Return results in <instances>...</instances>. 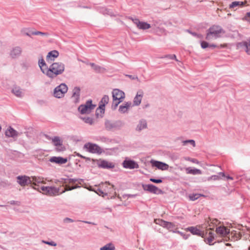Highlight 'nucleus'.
Here are the masks:
<instances>
[{"label":"nucleus","instance_id":"nucleus-8","mask_svg":"<svg viewBox=\"0 0 250 250\" xmlns=\"http://www.w3.org/2000/svg\"><path fill=\"white\" fill-rule=\"evenodd\" d=\"M129 19L131 20L132 22L136 25L137 28L139 29L146 30L151 27V26L149 24L146 22L141 21L138 19L130 17L129 18Z\"/></svg>","mask_w":250,"mask_h":250},{"label":"nucleus","instance_id":"nucleus-44","mask_svg":"<svg viewBox=\"0 0 250 250\" xmlns=\"http://www.w3.org/2000/svg\"><path fill=\"white\" fill-rule=\"evenodd\" d=\"M227 46H228V44L226 43L220 44L219 46H217L216 45H215L214 44H209V47H211V48L217 47L218 48H221L227 47Z\"/></svg>","mask_w":250,"mask_h":250},{"label":"nucleus","instance_id":"nucleus-33","mask_svg":"<svg viewBox=\"0 0 250 250\" xmlns=\"http://www.w3.org/2000/svg\"><path fill=\"white\" fill-rule=\"evenodd\" d=\"M109 102V97L107 95H104L101 101L100 102V105L103 107H104L105 104H108Z\"/></svg>","mask_w":250,"mask_h":250},{"label":"nucleus","instance_id":"nucleus-51","mask_svg":"<svg viewBox=\"0 0 250 250\" xmlns=\"http://www.w3.org/2000/svg\"><path fill=\"white\" fill-rule=\"evenodd\" d=\"M208 219H209V220H208V221H207V223H208V226L210 227V228H209V229H212V228H211V227L212 226V224H215V222H216L217 221H216V220H212V222H210V218H209Z\"/></svg>","mask_w":250,"mask_h":250},{"label":"nucleus","instance_id":"nucleus-22","mask_svg":"<svg viewBox=\"0 0 250 250\" xmlns=\"http://www.w3.org/2000/svg\"><path fill=\"white\" fill-rule=\"evenodd\" d=\"M98 165L99 167L104 168H112L115 167L113 163L105 160H101L98 162Z\"/></svg>","mask_w":250,"mask_h":250},{"label":"nucleus","instance_id":"nucleus-12","mask_svg":"<svg viewBox=\"0 0 250 250\" xmlns=\"http://www.w3.org/2000/svg\"><path fill=\"white\" fill-rule=\"evenodd\" d=\"M112 98L114 100H121L123 101L125 98V93L118 89H114L113 90Z\"/></svg>","mask_w":250,"mask_h":250},{"label":"nucleus","instance_id":"nucleus-41","mask_svg":"<svg viewBox=\"0 0 250 250\" xmlns=\"http://www.w3.org/2000/svg\"><path fill=\"white\" fill-rule=\"evenodd\" d=\"M122 101H121V100H114V99H113L112 108L113 110H115L117 108V107L118 106L119 104L120 103H121Z\"/></svg>","mask_w":250,"mask_h":250},{"label":"nucleus","instance_id":"nucleus-4","mask_svg":"<svg viewBox=\"0 0 250 250\" xmlns=\"http://www.w3.org/2000/svg\"><path fill=\"white\" fill-rule=\"evenodd\" d=\"M68 87L67 85L63 83L55 88L54 90V96L57 98H61L64 97V94L67 92Z\"/></svg>","mask_w":250,"mask_h":250},{"label":"nucleus","instance_id":"nucleus-26","mask_svg":"<svg viewBox=\"0 0 250 250\" xmlns=\"http://www.w3.org/2000/svg\"><path fill=\"white\" fill-rule=\"evenodd\" d=\"M39 66L40 67L41 71L47 76V72L49 69L47 64L44 60L42 58L39 61Z\"/></svg>","mask_w":250,"mask_h":250},{"label":"nucleus","instance_id":"nucleus-36","mask_svg":"<svg viewBox=\"0 0 250 250\" xmlns=\"http://www.w3.org/2000/svg\"><path fill=\"white\" fill-rule=\"evenodd\" d=\"M244 3L242 1H235L232 2L230 5H229V8H233L237 6H243L244 5Z\"/></svg>","mask_w":250,"mask_h":250},{"label":"nucleus","instance_id":"nucleus-54","mask_svg":"<svg viewBox=\"0 0 250 250\" xmlns=\"http://www.w3.org/2000/svg\"><path fill=\"white\" fill-rule=\"evenodd\" d=\"M150 181L155 183H161L162 182V180L161 179H155L154 178H150Z\"/></svg>","mask_w":250,"mask_h":250},{"label":"nucleus","instance_id":"nucleus-47","mask_svg":"<svg viewBox=\"0 0 250 250\" xmlns=\"http://www.w3.org/2000/svg\"><path fill=\"white\" fill-rule=\"evenodd\" d=\"M125 76L130 78L132 80H137L138 82H140V81L139 79L138 78V76L137 75H125Z\"/></svg>","mask_w":250,"mask_h":250},{"label":"nucleus","instance_id":"nucleus-5","mask_svg":"<svg viewBox=\"0 0 250 250\" xmlns=\"http://www.w3.org/2000/svg\"><path fill=\"white\" fill-rule=\"evenodd\" d=\"M83 148L88 152L92 153L101 154L103 150V149L98 145L91 143H86Z\"/></svg>","mask_w":250,"mask_h":250},{"label":"nucleus","instance_id":"nucleus-35","mask_svg":"<svg viewBox=\"0 0 250 250\" xmlns=\"http://www.w3.org/2000/svg\"><path fill=\"white\" fill-rule=\"evenodd\" d=\"M104 107H103L101 105H99V107L97 108L96 110V116L97 117H98L99 116H102V115L104 113Z\"/></svg>","mask_w":250,"mask_h":250},{"label":"nucleus","instance_id":"nucleus-52","mask_svg":"<svg viewBox=\"0 0 250 250\" xmlns=\"http://www.w3.org/2000/svg\"><path fill=\"white\" fill-rule=\"evenodd\" d=\"M164 58H167L171 60H175L178 61V60L176 59V56L175 55H166Z\"/></svg>","mask_w":250,"mask_h":250},{"label":"nucleus","instance_id":"nucleus-50","mask_svg":"<svg viewBox=\"0 0 250 250\" xmlns=\"http://www.w3.org/2000/svg\"><path fill=\"white\" fill-rule=\"evenodd\" d=\"M201 45L202 48L205 49L207 47H209V44L206 42L203 41L201 43Z\"/></svg>","mask_w":250,"mask_h":250},{"label":"nucleus","instance_id":"nucleus-40","mask_svg":"<svg viewBox=\"0 0 250 250\" xmlns=\"http://www.w3.org/2000/svg\"><path fill=\"white\" fill-rule=\"evenodd\" d=\"M81 119L86 124H88L90 125H92L94 122L92 118L90 117H83L81 118Z\"/></svg>","mask_w":250,"mask_h":250},{"label":"nucleus","instance_id":"nucleus-23","mask_svg":"<svg viewBox=\"0 0 250 250\" xmlns=\"http://www.w3.org/2000/svg\"><path fill=\"white\" fill-rule=\"evenodd\" d=\"M49 161L58 164H64L67 162V158H63L61 157H52L50 158Z\"/></svg>","mask_w":250,"mask_h":250},{"label":"nucleus","instance_id":"nucleus-42","mask_svg":"<svg viewBox=\"0 0 250 250\" xmlns=\"http://www.w3.org/2000/svg\"><path fill=\"white\" fill-rule=\"evenodd\" d=\"M62 180H64V183L65 184H74L78 181L76 179H62Z\"/></svg>","mask_w":250,"mask_h":250},{"label":"nucleus","instance_id":"nucleus-60","mask_svg":"<svg viewBox=\"0 0 250 250\" xmlns=\"http://www.w3.org/2000/svg\"><path fill=\"white\" fill-rule=\"evenodd\" d=\"M90 65L93 67V68L94 69L95 68V67L97 65L96 64H95V63H90Z\"/></svg>","mask_w":250,"mask_h":250},{"label":"nucleus","instance_id":"nucleus-43","mask_svg":"<svg viewBox=\"0 0 250 250\" xmlns=\"http://www.w3.org/2000/svg\"><path fill=\"white\" fill-rule=\"evenodd\" d=\"M183 145H186L188 143L190 144L193 146H195V142L193 140H187L182 142Z\"/></svg>","mask_w":250,"mask_h":250},{"label":"nucleus","instance_id":"nucleus-45","mask_svg":"<svg viewBox=\"0 0 250 250\" xmlns=\"http://www.w3.org/2000/svg\"><path fill=\"white\" fill-rule=\"evenodd\" d=\"M31 34L33 35H42L45 36H47L48 35V34L46 32H42L40 31L32 32Z\"/></svg>","mask_w":250,"mask_h":250},{"label":"nucleus","instance_id":"nucleus-64","mask_svg":"<svg viewBox=\"0 0 250 250\" xmlns=\"http://www.w3.org/2000/svg\"><path fill=\"white\" fill-rule=\"evenodd\" d=\"M196 37H197L199 38H201L202 37V36L201 35L197 34Z\"/></svg>","mask_w":250,"mask_h":250},{"label":"nucleus","instance_id":"nucleus-24","mask_svg":"<svg viewBox=\"0 0 250 250\" xmlns=\"http://www.w3.org/2000/svg\"><path fill=\"white\" fill-rule=\"evenodd\" d=\"M147 122L145 119H141L139 121L137 124L135 130L138 132H140L142 130L147 128Z\"/></svg>","mask_w":250,"mask_h":250},{"label":"nucleus","instance_id":"nucleus-34","mask_svg":"<svg viewBox=\"0 0 250 250\" xmlns=\"http://www.w3.org/2000/svg\"><path fill=\"white\" fill-rule=\"evenodd\" d=\"M218 174H219L218 175H212L211 176L208 177V181H210L211 180H218L220 179V176H222V177L225 176V173L223 172H219Z\"/></svg>","mask_w":250,"mask_h":250},{"label":"nucleus","instance_id":"nucleus-9","mask_svg":"<svg viewBox=\"0 0 250 250\" xmlns=\"http://www.w3.org/2000/svg\"><path fill=\"white\" fill-rule=\"evenodd\" d=\"M21 133L18 132L11 126H9L5 131V135L8 138H12L16 140Z\"/></svg>","mask_w":250,"mask_h":250},{"label":"nucleus","instance_id":"nucleus-18","mask_svg":"<svg viewBox=\"0 0 250 250\" xmlns=\"http://www.w3.org/2000/svg\"><path fill=\"white\" fill-rule=\"evenodd\" d=\"M151 163L153 167H155L158 169L162 170H167L168 168V165L163 162L151 160Z\"/></svg>","mask_w":250,"mask_h":250},{"label":"nucleus","instance_id":"nucleus-2","mask_svg":"<svg viewBox=\"0 0 250 250\" xmlns=\"http://www.w3.org/2000/svg\"><path fill=\"white\" fill-rule=\"evenodd\" d=\"M224 33L225 32L221 26L213 25L207 30L206 39L208 41L216 39L221 37V34Z\"/></svg>","mask_w":250,"mask_h":250},{"label":"nucleus","instance_id":"nucleus-3","mask_svg":"<svg viewBox=\"0 0 250 250\" xmlns=\"http://www.w3.org/2000/svg\"><path fill=\"white\" fill-rule=\"evenodd\" d=\"M96 106V104H92V100H89L86 101L85 104L80 105L78 110L82 114H89Z\"/></svg>","mask_w":250,"mask_h":250},{"label":"nucleus","instance_id":"nucleus-16","mask_svg":"<svg viewBox=\"0 0 250 250\" xmlns=\"http://www.w3.org/2000/svg\"><path fill=\"white\" fill-rule=\"evenodd\" d=\"M80 88L79 87H75L72 90V95L71 97L73 102L77 104L80 101Z\"/></svg>","mask_w":250,"mask_h":250},{"label":"nucleus","instance_id":"nucleus-10","mask_svg":"<svg viewBox=\"0 0 250 250\" xmlns=\"http://www.w3.org/2000/svg\"><path fill=\"white\" fill-rule=\"evenodd\" d=\"M237 47L243 49L247 54L250 55V39L238 43L237 44Z\"/></svg>","mask_w":250,"mask_h":250},{"label":"nucleus","instance_id":"nucleus-58","mask_svg":"<svg viewBox=\"0 0 250 250\" xmlns=\"http://www.w3.org/2000/svg\"><path fill=\"white\" fill-rule=\"evenodd\" d=\"M61 180H62V181H59V180H56L55 181V182H55L56 184L58 183V182H61V183H62V184H64V181L63 182V181H62L63 180H62V179H61Z\"/></svg>","mask_w":250,"mask_h":250},{"label":"nucleus","instance_id":"nucleus-57","mask_svg":"<svg viewBox=\"0 0 250 250\" xmlns=\"http://www.w3.org/2000/svg\"><path fill=\"white\" fill-rule=\"evenodd\" d=\"M188 32L190 34H191L192 35L194 36H196L197 35V34L195 33V32H191L189 30H188Z\"/></svg>","mask_w":250,"mask_h":250},{"label":"nucleus","instance_id":"nucleus-55","mask_svg":"<svg viewBox=\"0 0 250 250\" xmlns=\"http://www.w3.org/2000/svg\"><path fill=\"white\" fill-rule=\"evenodd\" d=\"M178 158V157L177 155L172 154L171 156V159L173 161L177 160Z\"/></svg>","mask_w":250,"mask_h":250},{"label":"nucleus","instance_id":"nucleus-56","mask_svg":"<svg viewBox=\"0 0 250 250\" xmlns=\"http://www.w3.org/2000/svg\"><path fill=\"white\" fill-rule=\"evenodd\" d=\"M77 155L78 156H79V157H81V158H83V159H88V160L89 159L88 158H86V157H84V156H83V155H81V154H79V153H77Z\"/></svg>","mask_w":250,"mask_h":250},{"label":"nucleus","instance_id":"nucleus-49","mask_svg":"<svg viewBox=\"0 0 250 250\" xmlns=\"http://www.w3.org/2000/svg\"><path fill=\"white\" fill-rule=\"evenodd\" d=\"M105 125V127L108 130H110L113 127V125L109 121L106 122Z\"/></svg>","mask_w":250,"mask_h":250},{"label":"nucleus","instance_id":"nucleus-19","mask_svg":"<svg viewBox=\"0 0 250 250\" xmlns=\"http://www.w3.org/2000/svg\"><path fill=\"white\" fill-rule=\"evenodd\" d=\"M242 234L239 231L236 230H233L229 233L228 236V238L231 241H237L241 238Z\"/></svg>","mask_w":250,"mask_h":250},{"label":"nucleus","instance_id":"nucleus-14","mask_svg":"<svg viewBox=\"0 0 250 250\" xmlns=\"http://www.w3.org/2000/svg\"><path fill=\"white\" fill-rule=\"evenodd\" d=\"M156 224H158L164 228H166L168 229L172 230L174 229V225L171 222H167L162 219L155 220Z\"/></svg>","mask_w":250,"mask_h":250},{"label":"nucleus","instance_id":"nucleus-59","mask_svg":"<svg viewBox=\"0 0 250 250\" xmlns=\"http://www.w3.org/2000/svg\"><path fill=\"white\" fill-rule=\"evenodd\" d=\"M17 203H18V202H16L15 201H11L10 204H13V205H14V204L19 205L18 204H17Z\"/></svg>","mask_w":250,"mask_h":250},{"label":"nucleus","instance_id":"nucleus-29","mask_svg":"<svg viewBox=\"0 0 250 250\" xmlns=\"http://www.w3.org/2000/svg\"><path fill=\"white\" fill-rule=\"evenodd\" d=\"M131 105V103L130 102H126L119 106V111L121 113H125L127 111Z\"/></svg>","mask_w":250,"mask_h":250},{"label":"nucleus","instance_id":"nucleus-7","mask_svg":"<svg viewBox=\"0 0 250 250\" xmlns=\"http://www.w3.org/2000/svg\"><path fill=\"white\" fill-rule=\"evenodd\" d=\"M16 179L17 182L22 187L31 185L30 177L26 175H19L16 177Z\"/></svg>","mask_w":250,"mask_h":250},{"label":"nucleus","instance_id":"nucleus-27","mask_svg":"<svg viewBox=\"0 0 250 250\" xmlns=\"http://www.w3.org/2000/svg\"><path fill=\"white\" fill-rule=\"evenodd\" d=\"M59 55V53L57 50H52L48 52L46 56V60L49 62V60L53 61L55 58H57Z\"/></svg>","mask_w":250,"mask_h":250},{"label":"nucleus","instance_id":"nucleus-13","mask_svg":"<svg viewBox=\"0 0 250 250\" xmlns=\"http://www.w3.org/2000/svg\"><path fill=\"white\" fill-rule=\"evenodd\" d=\"M143 188L145 190L148 191L154 194H158L162 192L161 189L151 184L143 185Z\"/></svg>","mask_w":250,"mask_h":250},{"label":"nucleus","instance_id":"nucleus-1","mask_svg":"<svg viewBox=\"0 0 250 250\" xmlns=\"http://www.w3.org/2000/svg\"><path fill=\"white\" fill-rule=\"evenodd\" d=\"M65 70V65L62 62L53 63L49 67L47 76L51 79L56 78L58 75L62 74Z\"/></svg>","mask_w":250,"mask_h":250},{"label":"nucleus","instance_id":"nucleus-63","mask_svg":"<svg viewBox=\"0 0 250 250\" xmlns=\"http://www.w3.org/2000/svg\"><path fill=\"white\" fill-rule=\"evenodd\" d=\"M107 14L110 15L111 16H114L113 15H112V12H110L109 10L107 11Z\"/></svg>","mask_w":250,"mask_h":250},{"label":"nucleus","instance_id":"nucleus-39","mask_svg":"<svg viewBox=\"0 0 250 250\" xmlns=\"http://www.w3.org/2000/svg\"><path fill=\"white\" fill-rule=\"evenodd\" d=\"M94 70L98 73H103L106 71L105 68L102 67L99 65H97L95 68H94Z\"/></svg>","mask_w":250,"mask_h":250},{"label":"nucleus","instance_id":"nucleus-31","mask_svg":"<svg viewBox=\"0 0 250 250\" xmlns=\"http://www.w3.org/2000/svg\"><path fill=\"white\" fill-rule=\"evenodd\" d=\"M186 173L187 174H190L192 175L201 174L202 171L201 170L197 168L192 169L190 167H187L185 168Z\"/></svg>","mask_w":250,"mask_h":250},{"label":"nucleus","instance_id":"nucleus-6","mask_svg":"<svg viewBox=\"0 0 250 250\" xmlns=\"http://www.w3.org/2000/svg\"><path fill=\"white\" fill-rule=\"evenodd\" d=\"M41 189L45 194L49 196H55L61 192H60V188H57L55 187L42 186Z\"/></svg>","mask_w":250,"mask_h":250},{"label":"nucleus","instance_id":"nucleus-25","mask_svg":"<svg viewBox=\"0 0 250 250\" xmlns=\"http://www.w3.org/2000/svg\"><path fill=\"white\" fill-rule=\"evenodd\" d=\"M187 230L190 231L192 234L196 235L202 237H204V233L203 231H201L196 227H190L187 228Z\"/></svg>","mask_w":250,"mask_h":250},{"label":"nucleus","instance_id":"nucleus-46","mask_svg":"<svg viewBox=\"0 0 250 250\" xmlns=\"http://www.w3.org/2000/svg\"><path fill=\"white\" fill-rule=\"evenodd\" d=\"M78 187H79L78 186H74V187H70L69 186L66 185L65 189L63 190H62V191H61L60 192V193H64L66 191L71 190L72 189L77 188Z\"/></svg>","mask_w":250,"mask_h":250},{"label":"nucleus","instance_id":"nucleus-38","mask_svg":"<svg viewBox=\"0 0 250 250\" xmlns=\"http://www.w3.org/2000/svg\"><path fill=\"white\" fill-rule=\"evenodd\" d=\"M202 196L204 195L200 194H192L189 195V198L191 201H195Z\"/></svg>","mask_w":250,"mask_h":250},{"label":"nucleus","instance_id":"nucleus-48","mask_svg":"<svg viewBox=\"0 0 250 250\" xmlns=\"http://www.w3.org/2000/svg\"><path fill=\"white\" fill-rule=\"evenodd\" d=\"M42 243H43L44 244H46L50 245V246H57V243L52 241L49 242V241H46L45 240H42Z\"/></svg>","mask_w":250,"mask_h":250},{"label":"nucleus","instance_id":"nucleus-62","mask_svg":"<svg viewBox=\"0 0 250 250\" xmlns=\"http://www.w3.org/2000/svg\"><path fill=\"white\" fill-rule=\"evenodd\" d=\"M226 178H227V179L233 180V178L232 177L229 176H227Z\"/></svg>","mask_w":250,"mask_h":250},{"label":"nucleus","instance_id":"nucleus-37","mask_svg":"<svg viewBox=\"0 0 250 250\" xmlns=\"http://www.w3.org/2000/svg\"><path fill=\"white\" fill-rule=\"evenodd\" d=\"M209 236L207 239H205V241L207 242V244H208L209 245H211V243L212 242V241L214 239V235L213 233L211 232H209L208 233Z\"/></svg>","mask_w":250,"mask_h":250},{"label":"nucleus","instance_id":"nucleus-32","mask_svg":"<svg viewBox=\"0 0 250 250\" xmlns=\"http://www.w3.org/2000/svg\"><path fill=\"white\" fill-rule=\"evenodd\" d=\"M100 250H115V247L112 243H108L100 248Z\"/></svg>","mask_w":250,"mask_h":250},{"label":"nucleus","instance_id":"nucleus-28","mask_svg":"<svg viewBox=\"0 0 250 250\" xmlns=\"http://www.w3.org/2000/svg\"><path fill=\"white\" fill-rule=\"evenodd\" d=\"M12 92L17 97L21 98L23 96V91L19 86H14Z\"/></svg>","mask_w":250,"mask_h":250},{"label":"nucleus","instance_id":"nucleus-17","mask_svg":"<svg viewBox=\"0 0 250 250\" xmlns=\"http://www.w3.org/2000/svg\"><path fill=\"white\" fill-rule=\"evenodd\" d=\"M52 142L54 146H56L57 151H62L64 149L62 144V141L59 137H55L52 139Z\"/></svg>","mask_w":250,"mask_h":250},{"label":"nucleus","instance_id":"nucleus-20","mask_svg":"<svg viewBox=\"0 0 250 250\" xmlns=\"http://www.w3.org/2000/svg\"><path fill=\"white\" fill-rule=\"evenodd\" d=\"M144 95V92L142 90H139L134 98L133 100V105L135 106H138L140 104L141 101Z\"/></svg>","mask_w":250,"mask_h":250},{"label":"nucleus","instance_id":"nucleus-15","mask_svg":"<svg viewBox=\"0 0 250 250\" xmlns=\"http://www.w3.org/2000/svg\"><path fill=\"white\" fill-rule=\"evenodd\" d=\"M123 166L124 168L128 169H134L139 167V165L136 162L130 160H125L124 161Z\"/></svg>","mask_w":250,"mask_h":250},{"label":"nucleus","instance_id":"nucleus-11","mask_svg":"<svg viewBox=\"0 0 250 250\" xmlns=\"http://www.w3.org/2000/svg\"><path fill=\"white\" fill-rule=\"evenodd\" d=\"M22 53V49L20 46H15L13 47L10 52L9 56L12 59H15L19 58Z\"/></svg>","mask_w":250,"mask_h":250},{"label":"nucleus","instance_id":"nucleus-61","mask_svg":"<svg viewBox=\"0 0 250 250\" xmlns=\"http://www.w3.org/2000/svg\"><path fill=\"white\" fill-rule=\"evenodd\" d=\"M191 162H192L193 163H196V164H198V161H197V160H196V159H192V160H191Z\"/></svg>","mask_w":250,"mask_h":250},{"label":"nucleus","instance_id":"nucleus-30","mask_svg":"<svg viewBox=\"0 0 250 250\" xmlns=\"http://www.w3.org/2000/svg\"><path fill=\"white\" fill-rule=\"evenodd\" d=\"M30 178L31 181V185L38 186L39 184L43 183V178L42 177L31 176Z\"/></svg>","mask_w":250,"mask_h":250},{"label":"nucleus","instance_id":"nucleus-21","mask_svg":"<svg viewBox=\"0 0 250 250\" xmlns=\"http://www.w3.org/2000/svg\"><path fill=\"white\" fill-rule=\"evenodd\" d=\"M216 231L217 234H220L223 237H228L229 233V230L224 226H220L217 228Z\"/></svg>","mask_w":250,"mask_h":250},{"label":"nucleus","instance_id":"nucleus-53","mask_svg":"<svg viewBox=\"0 0 250 250\" xmlns=\"http://www.w3.org/2000/svg\"><path fill=\"white\" fill-rule=\"evenodd\" d=\"M63 221L64 223H72L74 222V220L70 218L66 217L63 219Z\"/></svg>","mask_w":250,"mask_h":250}]
</instances>
